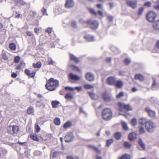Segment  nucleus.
Instances as JSON below:
<instances>
[{
  "mask_svg": "<svg viewBox=\"0 0 159 159\" xmlns=\"http://www.w3.org/2000/svg\"><path fill=\"white\" fill-rule=\"evenodd\" d=\"M59 86V81L53 78H50L45 85L46 89L50 91H54Z\"/></svg>",
  "mask_w": 159,
  "mask_h": 159,
  "instance_id": "f257e3e1",
  "label": "nucleus"
},
{
  "mask_svg": "<svg viewBox=\"0 0 159 159\" xmlns=\"http://www.w3.org/2000/svg\"><path fill=\"white\" fill-rule=\"evenodd\" d=\"M102 115L104 120H109L112 117V112L110 109L106 108L103 110Z\"/></svg>",
  "mask_w": 159,
  "mask_h": 159,
  "instance_id": "f03ea898",
  "label": "nucleus"
},
{
  "mask_svg": "<svg viewBox=\"0 0 159 159\" xmlns=\"http://www.w3.org/2000/svg\"><path fill=\"white\" fill-rule=\"evenodd\" d=\"M156 126L155 123L151 120L148 121L145 125L147 131L149 133L152 132L154 130Z\"/></svg>",
  "mask_w": 159,
  "mask_h": 159,
  "instance_id": "7ed1b4c3",
  "label": "nucleus"
},
{
  "mask_svg": "<svg viewBox=\"0 0 159 159\" xmlns=\"http://www.w3.org/2000/svg\"><path fill=\"white\" fill-rule=\"evenodd\" d=\"M118 106L120 107L119 110L121 111H122L123 109L127 111L131 110L132 109V107L129 104L126 105L122 102H118Z\"/></svg>",
  "mask_w": 159,
  "mask_h": 159,
  "instance_id": "20e7f679",
  "label": "nucleus"
},
{
  "mask_svg": "<svg viewBox=\"0 0 159 159\" xmlns=\"http://www.w3.org/2000/svg\"><path fill=\"white\" fill-rule=\"evenodd\" d=\"M19 129L18 126L16 125H10L7 129L8 133L11 134L17 133Z\"/></svg>",
  "mask_w": 159,
  "mask_h": 159,
  "instance_id": "39448f33",
  "label": "nucleus"
},
{
  "mask_svg": "<svg viewBox=\"0 0 159 159\" xmlns=\"http://www.w3.org/2000/svg\"><path fill=\"white\" fill-rule=\"evenodd\" d=\"M157 16L156 14L152 11H149L147 16V19L150 22L153 21Z\"/></svg>",
  "mask_w": 159,
  "mask_h": 159,
  "instance_id": "423d86ee",
  "label": "nucleus"
},
{
  "mask_svg": "<svg viewBox=\"0 0 159 159\" xmlns=\"http://www.w3.org/2000/svg\"><path fill=\"white\" fill-rule=\"evenodd\" d=\"M74 137L73 134L71 132H68L66 135L64 139L66 142H70L73 140Z\"/></svg>",
  "mask_w": 159,
  "mask_h": 159,
  "instance_id": "0eeeda50",
  "label": "nucleus"
},
{
  "mask_svg": "<svg viewBox=\"0 0 159 159\" xmlns=\"http://www.w3.org/2000/svg\"><path fill=\"white\" fill-rule=\"evenodd\" d=\"M88 25H90L91 29L95 30L98 28L99 24L97 20H90V22L89 24H88Z\"/></svg>",
  "mask_w": 159,
  "mask_h": 159,
  "instance_id": "6e6552de",
  "label": "nucleus"
},
{
  "mask_svg": "<svg viewBox=\"0 0 159 159\" xmlns=\"http://www.w3.org/2000/svg\"><path fill=\"white\" fill-rule=\"evenodd\" d=\"M126 3L128 6L132 9H135L137 7V2L135 1L127 0Z\"/></svg>",
  "mask_w": 159,
  "mask_h": 159,
  "instance_id": "1a4fd4ad",
  "label": "nucleus"
},
{
  "mask_svg": "<svg viewBox=\"0 0 159 159\" xmlns=\"http://www.w3.org/2000/svg\"><path fill=\"white\" fill-rule=\"evenodd\" d=\"M75 5V2L73 0H66L65 6L66 8H71Z\"/></svg>",
  "mask_w": 159,
  "mask_h": 159,
  "instance_id": "9d476101",
  "label": "nucleus"
},
{
  "mask_svg": "<svg viewBox=\"0 0 159 159\" xmlns=\"http://www.w3.org/2000/svg\"><path fill=\"white\" fill-rule=\"evenodd\" d=\"M145 110L147 112L148 115L151 117H154L155 116V112L152 110L148 107H146L145 108Z\"/></svg>",
  "mask_w": 159,
  "mask_h": 159,
  "instance_id": "9b49d317",
  "label": "nucleus"
},
{
  "mask_svg": "<svg viewBox=\"0 0 159 159\" xmlns=\"http://www.w3.org/2000/svg\"><path fill=\"white\" fill-rule=\"evenodd\" d=\"M116 79L113 76H110L107 79V83L108 84L111 85H114L115 84Z\"/></svg>",
  "mask_w": 159,
  "mask_h": 159,
  "instance_id": "f8f14e48",
  "label": "nucleus"
},
{
  "mask_svg": "<svg viewBox=\"0 0 159 159\" xmlns=\"http://www.w3.org/2000/svg\"><path fill=\"white\" fill-rule=\"evenodd\" d=\"M85 78L86 80L90 81H92L94 80V75L90 72H88L86 74Z\"/></svg>",
  "mask_w": 159,
  "mask_h": 159,
  "instance_id": "ddd939ff",
  "label": "nucleus"
},
{
  "mask_svg": "<svg viewBox=\"0 0 159 159\" xmlns=\"http://www.w3.org/2000/svg\"><path fill=\"white\" fill-rule=\"evenodd\" d=\"M153 83L151 86V89L153 90H157L159 88V85L157 82V80L155 78H153Z\"/></svg>",
  "mask_w": 159,
  "mask_h": 159,
  "instance_id": "4468645a",
  "label": "nucleus"
},
{
  "mask_svg": "<svg viewBox=\"0 0 159 159\" xmlns=\"http://www.w3.org/2000/svg\"><path fill=\"white\" fill-rule=\"evenodd\" d=\"M69 78L72 80L77 81L79 80L80 77L77 75L74 74L72 73H70L68 75Z\"/></svg>",
  "mask_w": 159,
  "mask_h": 159,
  "instance_id": "2eb2a0df",
  "label": "nucleus"
},
{
  "mask_svg": "<svg viewBox=\"0 0 159 159\" xmlns=\"http://www.w3.org/2000/svg\"><path fill=\"white\" fill-rule=\"evenodd\" d=\"M84 38L87 41H92L95 40V38L92 35L86 34L84 36Z\"/></svg>",
  "mask_w": 159,
  "mask_h": 159,
  "instance_id": "dca6fc26",
  "label": "nucleus"
},
{
  "mask_svg": "<svg viewBox=\"0 0 159 159\" xmlns=\"http://www.w3.org/2000/svg\"><path fill=\"white\" fill-rule=\"evenodd\" d=\"M137 138V134L134 132L130 133L129 135V139L133 141L136 139Z\"/></svg>",
  "mask_w": 159,
  "mask_h": 159,
  "instance_id": "f3484780",
  "label": "nucleus"
},
{
  "mask_svg": "<svg viewBox=\"0 0 159 159\" xmlns=\"http://www.w3.org/2000/svg\"><path fill=\"white\" fill-rule=\"evenodd\" d=\"M102 97L104 100L107 102L110 101L111 99V97L106 93L103 94Z\"/></svg>",
  "mask_w": 159,
  "mask_h": 159,
  "instance_id": "a211bd4d",
  "label": "nucleus"
},
{
  "mask_svg": "<svg viewBox=\"0 0 159 159\" xmlns=\"http://www.w3.org/2000/svg\"><path fill=\"white\" fill-rule=\"evenodd\" d=\"M70 58L71 60L73 61L76 63H78L79 62V60L78 58L76 57L75 55L72 54H70Z\"/></svg>",
  "mask_w": 159,
  "mask_h": 159,
  "instance_id": "6ab92c4d",
  "label": "nucleus"
},
{
  "mask_svg": "<svg viewBox=\"0 0 159 159\" xmlns=\"http://www.w3.org/2000/svg\"><path fill=\"white\" fill-rule=\"evenodd\" d=\"M153 28L156 30H159V20L154 22L152 24Z\"/></svg>",
  "mask_w": 159,
  "mask_h": 159,
  "instance_id": "aec40b11",
  "label": "nucleus"
},
{
  "mask_svg": "<svg viewBox=\"0 0 159 159\" xmlns=\"http://www.w3.org/2000/svg\"><path fill=\"white\" fill-rule=\"evenodd\" d=\"M25 73L29 76L30 77H34L35 75V72H30V70L27 69L25 70Z\"/></svg>",
  "mask_w": 159,
  "mask_h": 159,
  "instance_id": "412c9836",
  "label": "nucleus"
},
{
  "mask_svg": "<svg viewBox=\"0 0 159 159\" xmlns=\"http://www.w3.org/2000/svg\"><path fill=\"white\" fill-rule=\"evenodd\" d=\"M45 105L44 103L41 102L40 101H36V107L39 108H44Z\"/></svg>",
  "mask_w": 159,
  "mask_h": 159,
  "instance_id": "4be33fe9",
  "label": "nucleus"
},
{
  "mask_svg": "<svg viewBox=\"0 0 159 159\" xmlns=\"http://www.w3.org/2000/svg\"><path fill=\"white\" fill-rule=\"evenodd\" d=\"M88 93L93 99L96 100L98 98V96L95 93L91 92H88Z\"/></svg>",
  "mask_w": 159,
  "mask_h": 159,
  "instance_id": "5701e85b",
  "label": "nucleus"
},
{
  "mask_svg": "<svg viewBox=\"0 0 159 159\" xmlns=\"http://www.w3.org/2000/svg\"><path fill=\"white\" fill-rule=\"evenodd\" d=\"M123 84V82L121 81L120 80L117 81L116 82H115V84L116 87L120 88L122 87Z\"/></svg>",
  "mask_w": 159,
  "mask_h": 159,
  "instance_id": "b1692460",
  "label": "nucleus"
},
{
  "mask_svg": "<svg viewBox=\"0 0 159 159\" xmlns=\"http://www.w3.org/2000/svg\"><path fill=\"white\" fill-rule=\"evenodd\" d=\"M17 5H24L25 2L22 0H13Z\"/></svg>",
  "mask_w": 159,
  "mask_h": 159,
  "instance_id": "393cba45",
  "label": "nucleus"
},
{
  "mask_svg": "<svg viewBox=\"0 0 159 159\" xmlns=\"http://www.w3.org/2000/svg\"><path fill=\"white\" fill-rule=\"evenodd\" d=\"M72 125V123L70 121H67L63 125L64 129H66L70 127Z\"/></svg>",
  "mask_w": 159,
  "mask_h": 159,
  "instance_id": "a878e982",
  "label": "nucleus"
},
{
  "mask_svg": "<svg viewBox=\"0 0 159 159\" xmlns=\"http://www.w3.org/2000/svg\"><path fill=\"white\" fill-rule=\"evenodd\" d=\"M135 79H138L142 81L144 79V77L141 74H137L135 75Z\"/></svg>",
  "mask_w": 159,
  "mask_h": 159,
  "instance_id": "bb28decb",
  "label": "nucleus"
},
{
  "mask_svg": "<svg viewBox=\"0 0 159 159\" xmlns=\"http://www.w3.org/2000/svg\"><path fill=\"white\" fill-rule=\"evenodd\" d=\"M121 123L122 126L124 130H126L128 129V126L126 122L122 120H121Z\"/></svg>",
  "mask_w": 159,
  "mask_h": 159,
  "instance_id": "cd10ccee",
  "label": "nucleus"
},
{
  "mask_svg": "<svg viewBox=\"0 0 159 159\" xmlns=\"http://www.w3.org/2000/svg\"><path fill=\"white\" fill-rule=\"evenodd\" d=\"M138 143L141 147L142 148L143 150H145V145L141 139H139Z\"/></svg>",
  "mask_w": 159,
  "mask_h": 159,
  "instance_id": "c85d7f7f",
  "label": "nucleus"
},
{
  "mask_svg": "<svg viewBox=\"0 0 159 159\" xmlns=\"http://www.w3.org/2000/svg\"><path fill=\"white\" fill-rule=\"evenodd\" d=\"M70 66L71 68L74 71L79 72H80V69L78 66L75 65H70Z\"/></svg>",
  "mask_w": 159,
  "mask_h": 159,
  "instance_id": "c756f323",
  "label": "nucleus"
},
{
  "mask_svg": "<svg viewBox=\"0 0 159 159\" xmlns=\"http://www.w3.org/2000/svg\"><path fill=\"white\" fill-rule=\"evenodd\" d=\"M130 156L129 155L125 154H123L119 159H130Z\"/></svg>",
  "mask_w": 159,
  "mask_h": 159,
  "instance_id": "7c9ffc66",
  "label": "nucleus"
},
{
  "mask_svg": "<svg viewBox=\"0 0 159 159\" xmlns=\"http://www.w3.org/2000/svg\"><path fill=\"white\" fill-rule=\"evenodd\" d=\"M147 122L146 119L144 118H142L139 120V124L141 125H143L144 124L146 125Z\"/></svg>",
  "mask_w": 159,
  "mask_h": 159,
  "instance_id": "2f4dec72",
  "label": "nucleus"
},
{
  "mask_svg": "<svg viewBox=\"0 0 159 159\" xmlns=\"http://www.w3.org/2000/svg\"><path fill=\"white\" fill-rule=\"evenodd\" d=\"M59 102L57 101H53L52 102L51 104L53 108H56Z\"/></svg>",
  "mask_w": 159,
  "mask_h": 159,
  "instance_id": "473e14b6",
  "label": "nucleus"
},
{
  "mask_svg": "<svg viewBox=\"0 0 159 159\" xmlns=\"http://www.w3.org/2000/svg\"><path fill=\"white\" fill-rule=\"evenodd\" d=\"M54 124L57 125H59L61 123V121H60V118H56L54 119Z\"/></svg>",
  "mask_w": 159,
  "mask_h": 159,
  "instance_id": "72a5a7b5",
  "label": "nucleus"
},
{
  "mask_svg": "<svg viewBox=\"0 0 159 159\" xmlns=\"http://www.w3.org/2000/svg\"><path fill=\"white\" fill-rule=\"evenodd\" d=\"M34 111V108L32 107H30L27 110V112L29 114H31Z\"/></svg>",
  "mask_w": 159,
  "mask_h": 159,
  "instance_id": "f704fd0d",
  "label": "nucleus"
},
{
  "mask_svg": "<svg viewBox=\"0 0 159 159\" xmlns=\"http://www.w3.org/2000/svg\"><path fill=\"white\" fill-rule=\"evenodd\" d=\"M131 144L128 142H125L124 143V146L126 148H129L131 146Z\"/></svg>",
  "mask_w": 159,
  "mask_h": 159,
  "instance_id": "c9c22d12",
  "label": "nucleus"
},
{
  "mask_svg": "<svg viewBox=\"0 0 159 159\" xmlns=\"http://www.w3.org/2000/svg\"><path fill=\"white\" fill-rule=\"evenodd\" d=\"M79 22L81 23L88 24H89L90 22V20H88L85 21L82 19H80Z\"/></svg>",
  "mask_w": 159,
  "mask_h": 159,
  "instance_id": "e433bc0d",
  "label": "nucleus"
},
{
  "mask_svg": "<svg viewBox=\"0 0 159 159\" xmlns=\"http://www.w3.org/2000/svg\"><path fill=\"white\" fill-rule=\"evenodd\" d=\"M113 140L110 139L107 140L106 146L109 147L113 142Z\"/></svg>",
  "mask_w": 159,
  "mask_h": 159,
  "instance_id": "4c0bfd02",
  "label": "nucleus"
},
{
  "mask_svg": "<svg viewBox=\"0 0 159 159\" xmlns=\"http://www.w3.org/2000/svg\"><path fill=\"white\" fill-rule=\"evenodd\" d=\"M9 47L10 49L12 50H15L16 49V45L13 43H10Z\"/></svg>",
  "mask_w": 159,
  "mask_h": 159,
  "instance_id": "58836bf2",
  "label": "nucleus"
},
{
  "mask_svg": "<svg viewBox=\"0 0 159 159\" xmlns=\"http://www.w3.org/2000/svg\"><path fill=\"white\" fill-rule=\"evenodd\" d=\"M144 10V8L143 7H141V8L139 9L138 15V16H141L143 14V11Z\"/></svg>",
  "mask_w": 159,
  "mask_h": 159,
  "instance_id": "ea45409f",
  "label": "nucleus"
},
{
  "mask_svg": "<svg viewBox=\"0 0 159 159\" xmlns=\"http://www.w3.org/2000/svg\"><path fill=\"white\" fill-rule=\"evenodd\" d=\"M30 137L31 139L36 141H38L39 140L38 138L35 134H31L30 135Z\"/></svg>",
  "mask_w": 159,
  "mask_h": 159,
  "instance_id": "a19ab883",
  "label": "nucleus"
},
{
  "mask_svg": "<svg viewBox=\"0 0 159 159\" xmlns=\"http://www.w3.org/2000/svg\"><path fill=\"white\" fill-rule=\"evenodd\" d=\"M84 88L86 89H89L93 88V85L88 84H84Z\"/></svg>",
  "mask_w": 159,
  "mask_h": 159,
  "instance_id": "79ce46f5",
  "label": "nucleus"
},
{
  "mask_svg": "<svg viewBox=\"0 0 159 159\" xmlns=\"http://www.w3.org/2000/svg\"><path fill=\"white\" fill-rule=\"evenodd\" d=\"M131 124L133 126H135L137 124V121L136 119L135 118H134L131 120Z\"/></svg>",
  "mask_w": 159,
  "mask_h": 159,
  "instance_id": "37998d69",
  "label": "nucleus"
},
{
  "mask_svg": "<svg viewBox=\"0 0 159 159\" xmlns=\"http://www.w3.org/2000/svg\"><path fill=\"white\" fill-rule=\"evenodd\" d=\"M65 98L67 99H71L73 98V96L70 93H67L65 96Z\"/></svg>",
  "mask_w": 159,
  "mask_h": 159,
  "instance_id": "c03bdc74",
  "label": "nucleus"
},
{
  "mask_svg": "<svg viewBox=\"0 0 159 159\" xmlns=\"http://www.w3.org/2000/svg\"><path fill=\"white\" fill-rule=\"evenodd\" d=\"M115 136L116 139L119 140L121 137V134L120 132H117L115 134Z\"/></svg>",
  "mask_w": 159,
  "mask_h": 159,
  "instance_id": "a18cd8bd",
  "label": "nucleus"
},
{
  "mask_svg": "<svg viewBox=\"0 0 159 159\" xmlns=\"http://www.w3.org/2000/svg\"><path fill=\"white\" fill-rule=\"evenodd\" d=\"M33 66L35 68H40L41 66V64L40 62H38L36 64H33Z\"/></svg>",
  "mask_w": 159,
  "mask_h": 159,
  "instance_id": "49530a36",
  "label": "nucleus"
},
{
  "mask_svg": "<svg viewBox=\"0 0 159 159\" xmlns=\"http://www.w3.org/2000/svg\"><path fill=\"white\" fill-rule=\"evenodd\" d=\"M139 131L140 134L144 133L145 130L144 127L141 126H140L139 128Z\"/></svg>",
  "mask_w": 159,
  "mask_h": 159,
  "instance_id": "de8ad7c7",
  "label": "nucleus"
},
{
  "mask_svg": "<svg viewBox=\"0 0 159 159\" xmlns=\"http://www.w3.org/2000/svg\"><path fill=\"white\" fill-rule=\"evenodd\" d=\"M48 62L49 65H53L54 63V61L51 58H49L48 59Z\"/></svg>",
  "mask_w": 159,
  "mask_h": 159,
  "instance_id": "09e8293b",
  "label": "nucleus"
},
{
  "mask_svg": "<svg viewBox=\"0 0 159 159\" xmlns=\"http://www.w3.org/2000/svg\"><path fill=\"white\" fill-rule=\"evenodd\" d=\"M35 128L36 129V132L38 133L40 130V128L39 125L37 124H36L35 125Z\"/></svg>",
  "mask_w": 159,
  "mask_h": 159,
  "instance_id": "8fccbe9b",
  "label": "nucleus"
},
{
  "mask_svg": "<svg viewBox=\"0 0 159 159\" xmlns=\"http://www.w3.org/2000/svg\"><path fill=\"white\" fill-rule=\"evenodd\" d=\"M20 58L19 56L16 57L14 58V62L16 63H18L19 62Z\"/></svg>",
  "mask_w": 159,
  "mask_h": 159,
  "instance_id": "3c124183",
  "label": "nucleus"
},
{
  "mask_svg": "<svg viewBox=\"0 0 159 159\" xmlns=\"http://www.w3.org/2000/svg\"><path fill=\"white\" fill-rule=\"evenodd\" d=\"M155 3L157 5L155 6L154 8L156 9L159 10V0L156 1Z\"/></svg>",
  "mask_w": 159,
  "mask_h": 159,
  "instance_id": "603ef678",
  "label": "nucleus"
},
{
  "mask_svg": "<svg viewBox=\"0 0 159 159\" xmlns=\"http://www.w3.org/2000/svg\"><path fill=\"white\" fill-rule=\"evenodd\" d=\"M130 62V60L128 58L125 59L124 61V62L126 65H128Z\"/></svg>",
  "mask_w": 159,
  "mask_h": 159,
  "instance_id": "864d4df0",
  "label": "nucleus"
},
{
  "mask_svg": "<svg viewBox=\"0 0 159 159\" xmlns=\"http://www.w3.org/2000/svg\"><path fill=\"white\" fill-rule=\"evenodd\" d=\"M124 95V93L121 92H120L119 93L116 95V98H119L122 96Z\"/></svg>",
  "mask_w": 159,
  "mask_h": 159,
  "instance_id": "5fc2aeb1",
  "label": "nucleus"
},
{
  "mask_svg": "<svg viewBox=\"0 0 159 159\" xmlns=\"http://www.w3.org/2000/svg\"><path fill=\"white\" fill-rule=\"evenodd\" d=\"M71 25L74 28H76L77 26L76 22L75 21H73L71 22Z\"/></svg>",
  "mask_w": 159,
  "mask_h": 159,
  "instance_id": "6e6d98bb",
  "label": "nucleus"
},
{
  "mask_svg": "<svg viewBox=\"0 0 159 159\" xmlns=\"http://www.w3.org/2000/svg\"><path fill=\"white\" fill-rule=\"evenodd\" d=\"M52 30V28L49 27L47 29L45 30L46 32L48 34L51 33Z\"/></svg>",
  "mask_w": 159,
  "mask_h": 159,
  "instance_id": "4d7b16f0",
  "label": "nucleus"
},
{
  "mask_svg": "<svg viewBox=\"0 0 159 159\" xmlns=\"http://www.w3.org/2000/svg\"><path fill=\"white\" fill-rule=\"evenodd\" d=\"M89 11L92 14H93L95 15H97V13L92 8H89Z\"/></svg>",
  "mask_w": 159,
  "mask_h": 159,
  "instance_id": "13d9d810",
  "label": "nucleus"
},
{
  "mask_svg": "<svg viewBox=\"0 0 159 159\" xmlns=\"http://www.w3.org/2000/svg\"><path fill=\"white\" fill-rule=\"evenodd\" d=\"M151 3L150 2H146L144 3V5L145 6H147L148 7H150L151 6Z\"/></svg>",
  "mask_w": 159,
  "mask_h": 159,
  "instance_id": "bf43d9fd",
  "label": "nucleus"
},
{
  "mask_svg": "<svg viewBox=\"0 0 159 159\" xmlns=\"http://www.w3.org/2000/svg\"><path fill=\"white\" fill-rule=\"evenodd\" d=\"M65 89L66 90L69 89L70 90L74 91V88L67 86L65 88Z\"/></svg>",
  "mask_w": 159,
  "mask_h": 159,
  "instance_id": "052dcab7",
  "label": "nucleus"
},
{
  "mask_svg": "<svg viewBox=\"0 0 159 159\" xmlns=\"http://www.w3.org/2000/svg\"><path fill=\"white\" fill-rule=\"evenodd\" d=\"M82 87L81 86L76 87H74V90L76 89L78 91H80L81 90Z\"/></svg>",
  "mask_w": 159,
  "mask_h": 159,
  "instance_id": "680f3d73",
  "label": "nucleus"
},
{
  "mask_svg": "<svg viewBox=\"0 0 159 159\" xmlns=\"http://www.w3.org/2000/svg\"><path fill=\"white\" fill-rule=\"evenodd\" d=\"M94 150L96 152L98 153H99L100 154L101 153V151L99 150L98 148L95 147V148H94Z\"/></svg>",
  "mask_w": 159,
  "mask_h": 159,
  "instance_id": "e2e57ef3",
  "label": "nucleus"
},
{
  "mask_svg": "<svg viewBox=\"0 0 159 159\" xmlns=\"http://www.w3.org/2000/svg\"><path fill=\"white\" fill-rule=\"evenodd\" d=\"M34 32L37 34H38L39 31V29L38 28H35L34 29Z\"/></svg>",
  "mask_w": 159,
  "mask_h": 159,
  "instance_id": "0e129e2a",
  "label": "nucleus"
},
{
  "mask_svg": "<svg viewBox=\"0 0 159 159\" xmlns=\"http://www.w3.org/2000/svg\"><path fill=\"white\" fill-rule=\"evenodd\" d=\"M108 19L110 21H112L113 19V17L111 16L108 15L107 16Z\"/></svg>",
  "mask_w": 159,
  "mask_h": 159,
  "instance_id": "69168bd1",
  "label": "nucleus"
},
{
  "mask_svg": "<svg viewBox=\"0 0 159 159\" xmlns=\"http://www.w3.org/2000/svg\"><path fill=\"white\" fill-rule=\"evenodd\" d=\"M26 34L29 36H31L33 35V34L31 32L27 31L26 32Z\"/></svg>",
  "mask_w": 159,
  "mask_h": 159,
  "instance_id": "338daca9",
  "label": "nucleus"
},
{
  "mask_svg": "<svg viewBox=\"0 0 159 159\" xmlns=\"http://www.w3.org/2000/svg\"><path fill=\"white\" fill-rule=\"evenodd\" d=\"M11 76L12 77L15 78L17 76V74L13 72L11 74Z\"/></svg>",
  "mask_w": 159,
  "mask_h": 159,
  "instance_id": "774afa93",
  "label": "nucleus"
}]
</instances>
